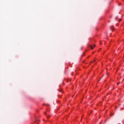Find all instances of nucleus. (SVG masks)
Returning <instances> with one entry per match:
<instances>
[{
    "instance_id": "nucleus-1",
    "label": "nucleus",
    "mask_w": 124,
    "mask_h": 124,
    "mask_svg": "<svg viewBox=\"0 0 124 124\" xmlns=\"http://www.w3.org/2000/svg\"><path fill=\"white\" fill-rule=\"evenodd\" d=\"M89 47H90L91 49H92V50H93V47H95V45H94L93 46L90 45L89 46Z\"/></svg>"
},
{
    "instance_id": "nucleus-2",
    "label": "nucleus",
    "mask_w": 124,
    "mask_h": 124,
    "mask_svg": "<svg viewBox=\"0 0 124 124\" xmlns=\"http://www.w3.org/2000/svg\"><path fill=\"white\" fill-rule=\"evenodd\" d=\"M110 30H111V31H113V26H111V27H110Z\"/></svg>"
},
{
    "instance_id": "nucleus-3",
    "label": "nucleus",
    "mask_w": 124,
    "mask_h": 124,
    "mask_svg": "<svg viewBox=\"0 0 124 124\" xmlns=\"http://www.w3.org/2000/svg\"><path fill=\"white\" fill-rule=\"evenodd\" d=\"M37 122H39V120H36L35 123H36Z\"/></svg>"
},
{
    "instance_id": "nucleus-4",
    "label": "nucleus",
    "mask_w": 124,
    "mask_h": 124,
    "mask_svg": "<svg viewBox=\"0 0 124 124\" xmlns=\"http://www.w3.org/2000/svg\"><path fill=\"white\" fill-rule=\"evenodd\" d=\"M120 84H121V82H118V83H117V85H120Z\"/></svg>"
},
{
    "instance_id": "nucleus-5",
    "label": "nucleus",
    "mask_w": 124,
    "mask_h": 124,
    "mask_svg": "<svg viewBox=\"0 0 124 124\" xmlns=\"http://www.w3.org/2000/svg\"><path fill=\"white\" fill-rule=\"evenodd\" d=\"M59 92H60L61 93H62V89H61V90L59 91Z\"/></svg>"
},
{
    "instance_id": "nucleus-6",
    "label": "nucleus",
    "mask_w": 124,
    "mask_h": 124,
    "mask_svg": "<svg viewBox=\"0 0 124 124\" xmlns=\"http://www.w3.org/2000/svg\"><path fill=\"white\" fill-rule=\"evenodd\" d=\"M121 21H122V19H119V22H121Z\"/></svg>"
},
{
    "instance_id": "nucleus-7",
    "label": "nucleus",
    "mask_w": 124,
    "mask_h": 124,
    "mask_svg": "<svg viewBox=\"0 0 124 124\" xmlns=\"http://www.w3.org/2000/svg\"><path fill=\"white\" fill-rule=\"evenodd\" d=\"M46 118H49V116H46Z\"/></svg>"
},
{
    "instance_id": "nucleus-8",
    "label": "nucleus",
    "mask_w": 124,
    "mask_h": 124,
    "mask_svg": "<svg viewBox=\"0 0 124 124\" xmlns=\"http://www.w3.org/2000/svg\"><path fill=\"white\" fill-rule=\"evenodd\" d=\"M117 18H118V17H116L115 18V20H117Z\"/></svg>"
},
{
    "instance_id": "nucleus-9",
    "label": "nucleus",
    "mask_w": 124,
    "mask_h": 124,
    "mask_svg": "<svg viewBox=\"0 0 124 124\" xmlns=\"http://www.w3.org/2000/svg\"><path fill=\"white\" fill-rule=\"evenodd\" d=\"M44 114H45V115H46V112H44Z\"/></svg>"
},
{
    "instance_id": "nucleus-10",
    "label": "nucleus",
    "mask_w": 124,
    "mask_h": 124,
    "mask_svg": "<svg viewBox=\"0 0 124 124\" xmlns=\"http://www.w3.org/2000/svg\"><path fill=\"white\" fill-rule=\"evenodd\" d=\"M84 55H85L84 53L82 54V56H84Z\"/></svg>"
},
{
    "instance_id": "nucleus-11",
    "label": "nucleus",
    "mask_w": 124,
    "mask_h": 124,
    "mask_svg": "<svg viewBox=\"0 0 124 124\" xmlns=\"http://www.w3.org/2000/svg\"><path fill=\"white\" fill-rule=\"evenodd\" d=\"M110 116H113V114H111Z\"/></svg>"
},
{
    "instance_id": "nucleus-12",
    "label": "nucleus",
    "mask_w": 124,
    "mask_h": 124,
    "mask_svg": "<svg viewBox=\"0 0 124 124\" xmlns=\"http://www.w3.org/2000/svg\"><path fill=\"white\" fill-rule=\"evenodd\" d=\"M94 62V61H93V62Z\"/></svg>"
}]
</instances>
